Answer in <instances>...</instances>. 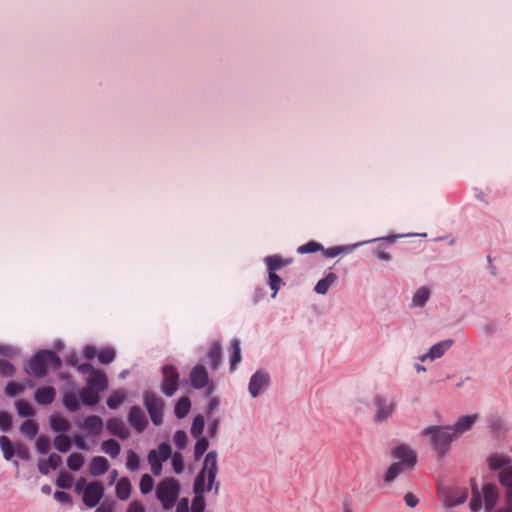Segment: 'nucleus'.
Wrapping results in <instances>:
<instances>
[{
  "label": "nucleus",
  "mask_w": 512,
  "mask_h": 512,
  "mask_svg": "<svg viewBox=\"0 0 512 512\" xmlns=\"http://www.w3.org/2000/svg\"><path fill=\"white\" fill-rule=\"evenodd\" d=\"M506 498L508 506L498 509L495 512H512V487L507 488Z\"/></svg>",
  "instance_id": "0e129e2a"
},
{
  "label": "nucleus",
  "mask_w": 512,
  "mask_h": 512,
  "mask_svg": "<svg viewBox=\"0 0 512 512\" xmlns=\"http://www.w3.org/2000/svg\"><path fill=\"white\" fill-rule=\"evenodd\" d=\"M290 262H291L290 260L283 259L278 255H272V256H268L265 258V263L267 265L268 272H270V271L275 272L276 270H279V269L289 265Z\"/></svg>",
  "instance_id": "a878e982"
},
{
  "label": "nucleus",
  "mask_w": 512,
  "mask_h": 512,
  "mask_svg": "<svg viewBox=\"0 0 512 512\" xmlns=\"http://www.w3.org/2000/svg\"><path fill=\"white\" fill-rule=\"evenodd\" d=\"M128 422L138 432L144 431L148 424L145 413L138 406H133L130 409Z\"/></svg>",
  "instance_id": "ddd939ff"
},
{
  "label": "nucleus",
  "mask_w": 512,
  "mask_h": 512,
  "mask_svg": "<svg viewBox=\"0 0 512 512\" xmlns=\"http://www.w3.org/2000/svg\"><path fill=\"white\" fill-rule=\"evenodd\" d=\"M208 358L211 360L212 369H217L221 361V346L214 343L208 353Z\"/></svg>",
  "instance_id": "f704fd0d"
},
{
  "label": "nucleus",
  "mask_w": 512,
  "mask_h": 512,
  "mask_svg": "<svg viewBox=\"0 0 512 512\" xmlns=\"http://www.w3.org/2000/svg\"><path fill=\"white\" fill-rule=\"evenodd\" d=\"M231 349H232V357L230 359V369L235 370L236 366L241 361V350L240 343L238 340L234 339L231 341Z\"/></svg>",
  "instance_id": "c9c22d12"
},
{
  "label": "nucleus",
  "mask_w": 512,
  "mask_h": 512,
  "mask_svg": "<svg viewBox=\"0 0 512 512\" xmlns=\"http://www.w3.org/2000/svg\"><path fill=\"white\" fill-rule=\"evenodd\" d=\"M72 483H73V477L68 472L61 471L58 474L57 479H56V485L59 488L69 489V488H71Z\"/></svg>",
  "instance_id": "37998d69"
},
{
  "label": "nucleus",
  "mask_w": 512,
  "mask_h": 512,
  "mask_svg": "<svg viewBox=\"0 0 512 512\" xmlns=\"http://www.w3.org/2000/svg\"><path fill=\"white\" fill-rule=\"evenodd\" d=\"M88 387L100 392L108 387V380L104 372L96 370L87 380Z\"/></svg>",
  "instance_id": "a211bd4d"
},
{
  "label": "nucleus",
  "mask_w": 512,
  "mask_h": 512,
  "mask_svg": "<svg viewBox=\"0 0 512 512\" xmlns=\"http://www.w3.org/2000/svg\"><path fill=\"white\" fill-rule=\"evenodd\" d=\"M506 498L508 506L498 509L495 512H512V487L507 488Z\"/></svg>",
  "instance_id": "69168bd1"
},
{
  "label": "nucleus",
  "mask_w": 512,
  "mask_h": 512,
  "mask_svg": "<svg viewBox=\"0 0 512 512\" xmlns=\"http://www.w3.org/2000/svg\"><path fill=\"white\" fill-rule=\"evenodd\" d=\"M144 405L150 415L154 425H160L163 422L164 402L154 392L146 391L144 393Z\"/></svg>",
  "instance_id": "0eeeda50"
},
{
  "label": "nucleus",
  "mask_w": 512,
  "mask_h": 512,
  "mask_svg": "<svg viewBox=\"0 0 512 512\" xmlns=\"http://www.w3.org/2000/svg\"><path fill=\"white\" fill-rule=\"evenodd\" d=\"M190 383L195 389H202L209 382V375L205 366L198 364L190 372Z\"/></svg>",
  "instance_id": "f8f14e48"
},
{
  "label": "nucleus",
  "mask_w": 512,
  "mask_h": 512,
  "mask_svg": "<svg viewBox=\"0 0 512 512\" xmlns=\"http://www.w3.org/2000/svg\"><path fill=\"white\" fill-rule=\"evenodd\" d=\"M12 428L11 416L6 412H0V430L8 432Z\"/></svg>",
  "instance_id": "13d9d810"
},
{
  "label": "nucleus",
  "mask_w": 512,
  "mask_h": 512,
  "mask_svg": "<svg viewBox=\"0 0 512 512\" xmlns=\"http://www.w3.org/2000/svg\"><path fill=\"white\" fill-rule=\"evenodd\" d=\"M468 491L466 489H454L447 496L446 504L448 506H456L466 501Z\"/></svg>",
  "instance_id": "b1692460"
},
{
  "label": "nucleus",
  "mask_w": 512,
  "mask_h": 512,
  "mask_svg": "<svg viewBox=\"0 0 512 512\" xmlns=\"http://www.w3.org/2000/svg\"><path fill=\"white\" fill-rule=\"evenodd\" d=\"M104 496V486L99 481H93L89 483L83 493V502L89 507L93 508L97 506L102 497Z\"/></svg>",
  "instance_id": "1a4fd4ad"
},
{
  "label": "nucleus",
  "mask_w": 512,
  "mask_h": 512,
  "mask_svg": "<svg viewBox=\"0 0 512 512\" xmlns=\"http://www.w3.org/2000/svg\"><path fill=\"white\" fill-rule=\"evenodd\" d=\"M56 392L51 386L41 387L35 391L34 399L40 405H49L55 400Z\"/></svg>",
  "instance_id": "6ab92c4d"
},
{
  "label": "nucleus",
  "mask_w": 512,
  "mask_h": 512,
  "mask_svg": "<svg viewBox=\"0 0 512 512\" xmlns=\"http://www.w3.org/2000/svg\"><path fill=\"white\" fill-rule=\"evenodd\" d=\"M15 454H17V456L23 460H28L30 458L29 450L22 444L16 445Z\"/></svg>",
  "instance_id": "e2e57ef3"
},
{
  "label": "nucleus",
  "mask_w": 512,
  "mask_h": 512,
  "mask_svg": "<svg viewBox=\"0 0 512 512\" xmlns=\"http://www.w3.org/2000/svg\"><path fill=\"white\" fill-rule=\"evenodd\" d=\"M24 390V387L16 382L10 381L7 383L5 387V394L9 397H14L17 394L21 393Z\"/></svg>",
  "instance_id": "5fc2aeb1"
},
{
  "label": "nucleus",
  "mask_w": 512,
  "mask_h": 512,
  "mask_svg": "<svg viewBox=\"0 0 512 512\" xmlns=\"http://www.w3.org/2000/svg\"><path fill=\"white\" fill-rule=\"evenodd\" d=\"M374 402L376 405L375 418L377 421L386 420L389 416L392 415L395 409L394 402L389 401L380 395L375 396Z\"/></svg>",
  "instance_id": "9b49d317"
},
{
  "label": "nucleus",
  "mask_w": 512,
  "mask_h": 512,
  "mask_svg": "<svg viewBox=\"0 0 512 512\" xmlns=\"http://www.w3.org/2000/svg\"><path fill=\"white\" fill-rule=\"evenodd\" d=\"M337 280L336 274L330 272L323 279L319 280L315 286V292L326 294L330 286Z\"/></svg>",
  "instance_id": "bb28decb"
},
{
  "label": "nucleus",
  "mask_w": 512,
  "mask_h": 512,
  "mask_svg": "<svg viewBox=\"0 0 512 512\" xmlns=\"http://www.w3.org/2000/svg\"><path fill=\"white\" fill-rule=\"evenodd\" d=\"M126 512H145V509L139 501H133L129 504Z\"/></svg>",
  "instance_id": "338daca9"
},
{
  "label": "nucleus",
  "mask_w": 512,
  "mask_h": 512,
  "mask_svg": "<svg viewBox=\"0 0 512 512\" xmlns=\"http://www.w3.org/2000/svg\"><path fill=\"white\" fill-rule=\"evenodd\" d=\"M63 404L70 412H75L79 409L78 398L74 393H65L63 397Z\"/></svg>",
  "instance_id": "79ce46f5"
},
{
  "label": "nucleus",
  "mask_w": 512,
  "mask_h": 512,
  "mask_svg": "<svg viewBox=\"0 0 512 512\" xmlns=\"http://www.w3.org/2000/svg\"><path fill=\"white\" fill-rule=\"evenodd\" d=\"M477 419V415L472 416H461L458 421L453 425L449 426L455 435V437L469 430Z\"/></svg>",
  "instance_id": "412c9836"
},
{
  "label": "nucleus",
  "mask_w": 512,
  "mask_h": 512,
  "mask_svg": "<svg viewBox=\"0 0 512 512\" xmlns=\"http://www.w3.org/2000/svg\"><path fill=\"white\" fill-rule=\"evenodd\" d=\"M35 446L39 453L45 454L50 449V440L46 436H40L37 439Z\"/></svg>",
  "instance_id": "4d7b16f0"
},
{
  "label": "nucleus",
  "mask_w": 512,
  "mask_h": 512,
  "mask_svg": "<svg viewBox=\"0 0 512 512\" xmlns=\"http://www.w3.org/2000/svg\"><path fill=\"white\" fill-rule=\"evenodd\" d=\"M320 250H323V247L321 246V244H319L315 241H310V242H308L304 245H301L297 248V252L299 254L314 253V252H317Z\"/></svg>",
  "instance_id": "8fccbe9b"
},
{
  "label": "nucleus",
  "mask_w": 512,
  "mask_h": 512,
  "mask_svg": "<svg viewBox=\"0 0 512 512\" xmlns=\"http://www.w3.org/2000/svg\"><path fill=\"white\" fill-rule=\"evenodd\" d=\"M392 457L400 459L408 469H412L416 464V453L406 444L396 446L392 452Z\"/></svg>",
  "instance_id": "9d476101"
},
{
  "label": "nucleus",
  "mask_w": 512,
  "mask_h": 512,
  "mask_svg": "<svg viewBox=\"0 0 512 512\" xmlns=\"http://www.w3.org/2000/svg\"><path fill=\"white\" fill-rule=\"evenodd\" d=\"M491 470H499V482L506 488L512 487V460L503 454H493L488 457Z\"/></svg>",
  "instance_id": "423d86ee"
},
{
  "label": "nucleus",
  "mask_w": 512,
  "mask_h": 512,
  "mask_svg": "<svg viewBox=\"0 0 512 512\" xmlns=\"http://www.w3.org/2000/svg\"><path fill=\"white\" fill-rule=\"evenodd\" d=\"M131 489L130 480L127 477H123L116 484V495L122 501L127 500L130 497Z\"/></svg>",
  "instance_id": "5701e85b"
},
{
  "label": "nucleus",
  "mask_w": 512,
  "mask_h": 512,
  "mask_svg": "<svg viewBox=\"0 0 512 512\" xmlns=\"http://www.w3.org/2000/svg\"><path fill=\"white\" fill-rule=\"evenodd\" d=\"M0 447L6 460H11L15 454V449L7 436L0 437Z\"/></svg>",
  "instance_id": "4c0bfd02"
},
{
  "label": "nucleus",
  "mask_w": 512,
  "mask_h": 512,
  "mask_svg": "<svg viewBox=\"0 0 512 512\" xmlns=\"http://www.w3.org/2000/svg\"><path fill=\"white\" fill-rule=\"evenodd\" d=\"M82 428L89 434L97 436L103 430V420L97 415L88 416L84 419Z\"/></svg>",
  "instance_id": "dca6fc26"
},
{
  "label": "nucleus",
  "mask_w": 512,
  "mask_h": 512,
  "mask_svg": "<svg viewBox=\"0 0 512 512\" xmlns=\"http://www.w3.org/2000/svg\"><path fill=\"white\" fill-rule=\"evenodd\" d=\"M162 462L164 461L158 457L156 450H151L148 453V463L150 464L151 472L155 476H159L162 473Z\"/></svg>",
  "instance_id": "c756f323"
},
{
  "label": "nucleus",
  "mask_w": 512,
  "mask_h": 512,
  "mask_svg": "<svg viewBox=\"0 0 512 512\" xmlns=\"http://www.w3.org/2000/svg\"><path fill=\"white\" fill-rule=\"evenodd\" d=\"M204 422V417L202 415H197L194 418L190 432L195 439L200 438V436L202 435L204 429Z\"/></svg>",
  "instance_id": "a19ab883"
},
{
  "label": "nucleus",
  "mask_w": 512,
  "mask_h": 512,
  "mask_svg": "<svg viewBox=\"0 0 512 512\" xmlns=\"http://www.w3.org/2000/svg\"><path fill=\"white\" fill-rule=\"evenodd\" d=\"M154 487V481L149 474L142 475L139 483V488L142 494H149Z\"/></svg>",
  "instance_id": "a18cd8bd"
},
{
  "label": "nucleus",
  "mask_w": 512,
  "mask_h": 512,
  "mask_svg": "<svg viewBox=\"0 0 512 512\" xmlns=\"http://www.w3.org/2000/svg\"><path fill=\"white\" fill-rule=\"evenodd\" d=\"M163 380L161 383V391L164 395L171 397L179 386V373L172 365H165L162 369Z\"/></svg>",
  "instance_id": "6e6552de"
},
{
  "label": "nucleus",
  "mask_w": 512,
  "mask_h": 512,
  "mask_svg": "<svg viewBox=\"0 0 512 512\" xmlns=\"http://www.w3.org/2000/svg\"><path fill=\"white\" fill-rule=\"evenodd\" d=\"M106 428L112 435L121 439H126L129 436L128 429L124 422L118 418L108 420Z\"/></svg>",
  "instance_id": "aec40b11"
},
{
  "label": "nucleus",
  "mask_w": 512,
  "mask_h": 512,
  "mask_svg": "<svg viewBox=\"0 0 512 512\" xmlns=\"http://www.w3.org/2000/svg\"><path fill=\"white\" fill-rule=\"evenodd\" d=\"M50 427L54 432L65 433L70 429V423L61 416L52 415L49 417Z\"/></svg>",
  "instance_id": "393cba45"
},
{
  "label": "nucleus",
  "mask_w": 512,
  "mask_h": 512,
  "mask_svg": "<svg viewBox=\"0 0 512 512\" xmlns=\"http://www.w3.org/2000/svg\"><path fill=\"white\" fill-rule=\"evenodd\" d=\"M217 472V453L216 451H210L205 456L203 468L194 483V492L196 496L192 501L191 512L204 511L205 501L202 494L205 490L210 491L212 489Z\"/></svg>",
  "instance_id": "f257e3e1"
},
{
  "label": "nucleus",
  "mask_w": 512,
  "mask_h": 512,
  "mask_svg": "<svg viewBox=\"0 0 512 512\" xmlns=\"http://www.w3.org/2000/svg\"><path fill=\"white\" fill-rule=\"evenodd\" d=\"M269 375L263 371H257L249 382V392L252 397H257L262 388L268 385Z\"/></svg>",
  "instance_id": "4468645a"
},
{
  "label": "nucleus",
  "mask_w": 512,
  "mask_h": 512,
  "mask_svg": "<svg viewBox=\"0 0 512 512\" xmlns=\"http://www.w3.org/2000/svg\"><path fill=\"white\" fill-rule=\"evenodd\" d=\"M51 467V469L55 470L62 464V458L56 453L50 454L48 459L46 460Z\"/></svg>",
  "instance_id": "052dcab7"
},
{
  "label": "nucleus",
  "mask_w": 512,
  "mask_h": 512,
  "mask_svg": "<svg viewBox=\"0 0 512 512\" xmlns=\"http://www.w3.org/2000/svg\"><path fill=\"white\" fill-rule=\"evenodd\" d=\"M156 452L158 453V457L163 461L168 460L172 455L171 446L166 442L161 443L156 449Z\"/></svg>",
  "instance_id": "864d4df0"
},
{
  "label": "nucleus",
  "mask_w": 512,
  "mask_h": 512,
  "mask_svg": "<svg viewBox=\"0 0 512 512\" xmlns=\"http://www.w3.org/2000/svg\"><path fill=\"white\" fill-rule=\"evenodd\" d=\"M114 503L105 501L95 510V512H113Z\"/></svg>",
  "instance_id": "774afa93"
},
{
  "label": "nucleus",
  "mask_w": 512,
  "mask_h": 512,
  "mask_svg": "<svg viewBox=\"0 0 512 512\" xmlns=\"http://www.w3.org/2000/svg\"><path fill=\"white\" fill-rule=\"evenodd\" d=\"M140 466V459L136 452L129 450L127 452L126 467L130 471H136Z\"/></svg>",
  "instance_id": "49530a36"
},
{
  "label": "nucleus",
  "mask_w": 512,
  "mask_h": 512,
  "mask_svg": "<svg viewBox=\"0 0 512 512\" xmlns=\"http://www.w3.org/2000/svg\"><path fill=\"white\" fill-rule=\"evenodd\" d=\"M38 431L39 427L37 423L34 422L33 420H26L20 426V432L30 439L35 438L36 435L38 434Z\"/></svg>",
  "instance_id": "2f4dec72"
},
{
  "label": "nucleus",
  "mask_w": 512,
  "mask_h": 512,
  "mask_svg": "<svg viewBox=\"0 0 512 512\" xmlns=\"http://www.w3.org/2000/svg\"><path fill=\"white\" fill-rule=\"evenodd\" d=\"M101 449L112 458H116L121 450L120 444L114 439H108L102 442Z\"/></svg>",
  "instance_id": "cd10ccee"
},
{
  "label": "nucleus",
  "mask_w": 512,
  "mask_h": 512,
  "mask_svg": "<svg viewBox=\"0 0 512 512\" xmlns=\"http://www.w3.org/2000/svg\"><path fill=\"white\" fill-rule=\"evenodd\" d=\"M16 373L15 366L6 359H0V375L13 377Z\"/></svg>",
  "instance_id": "09e8293b"
},
{
  "label": "nucleus",
  "mask_w": 512,
  "mask_h": 512,
  "mask_svg": "<svg viewBox=\"0 0 512 512\" xmlns=\"http://www.w3.org/2000/svg\"><path fill=\"white\" fill-rule=\"evenodd\" d=\"M422 435L431 436V444L439 456H443L455 435L450 427L429 426L422 430Z\"/></svg>",
  "instance_id": "39448f33"
},
{
  "label": "nucleus",
  "mask_w": 512,
  "mask_h": 512,
  "mask_svg": "<svg viewBox=\"0 0 512 512\" xmlns=\"http://www.w3.org/2000/svg\"><path fill=\"white\" fill-rule=\"evenodd\" d=\"M98 360L102 364H109L115 359V351L111 347H106L98 352Z\"/></svg>",
  "instance_id": "c03bdc74"
},
{
  "label": "nucleus",
  "mask_w": 512,
  "mask_h": 512,
  "mask_svg": "<svg viewBox=\"0 0 512 512\" xmlns=\"http://www.w3.org/2000/svg\"><path fill=\"white\" fill-rule=\"evenodd\" d=\"M126 398V393L122 390L113 392L107 399V406L110 409L118 408Z\"/></svg>",
  "instance_id": "e433bc0d"
},
{
  "label": "nucleus",
  "mask_w": 512,
  "mask_h": 512,
  "mask_svg": "<svg viewBox=\"0 0 512 512\" xmlns=\"http://www.w3.org/2000/svg\"><path fill=\"white\" fill-rule=\"evenodd\" d=\"M208 446L209 442L206 438H198L194 448V456L196 460H199L203 456Z\"/></svg>",
  "instance_id": "3c124183"
},
{
  "label": "nucleus",
  "mask_w": 512,
  "mask_h": 512,
  "mask_svg": "<svg viewBox=\"0 0 512 512\" xmlns=\"http://www.w3.org/2000/svg\"><path fill=\"white\" fill-rule=\"evenodd\" d=\"M54 498L62 504H71L72 503V498L67 492L56 491L54 493Z\"/></svg>",
  "instance_id": "680f3d73"
},
{
  "label": "nucleus",
  "mask_w": 512,
  "mask_h": 512,
  "mask_svg": "<svg viewBox=\"0 0 512 512\" xmlns=\"http://www.w3.org/2000/svg\"><path fill=\"white\" fill-rule=\"evenodd\" d=\"M453 343V340L448 339L433 345L427 354L421 356L420 360L425 361L427 358H430L431 360L440 358L448 349H450Z\"/></svg>",
  "instance_id": "2eb2a0df"
},
{
  "label": "nucleus",
  "mask_w": 512,
  "mask_h": 512,
  "mask_svg": "<svg viewBox=\"0 0 512 512\" xmlns=\"http://www.w3.org/2000/svg\"><path fill=\"white\" fill-rule=\"evenodd\" d=\"M349 250L348 247H344V246H335V247H330L328 249H324L323 248V254L325 257L327 258H334L344 252H347Z\"/></svg>",
  "instance_id": "6e6d98bb"
},
{
  "label": "nucleus",
  "mask_w": 512,
  "mask_h": 512,
  "mask_svg": "<svg viewBox=\"0 0 512 512\" xmlns=\"http://www.w3.org/2000/svg\"><path fill=\"white\" fill-rule=\"evenodd\" d=\"M430 296V291L427 287H420L414 294L412 303L414 306L423 307L425 303L428 301Z\"/></svg>",
  "instance_id": "473e14b6"
},
{
  "label": "nucleus",
  "mask_w": 512,
  "mask_h": 512,
  "mask_svg": "<svg viewBox=\"0 0 512 512\" xmlns=\"http://www.w3.org/2000/svg\"><path fill=\"white\" fill-rule=\"evenodd\" d=\"M53 446L57 451L66 453L71 448V439L65 434H59L54 438Z\"/></svg>",
  "instance_id": "7c9ffc66"
},
{
  "label": "nucleus",
  "mask_w": 512,
  "mask_h": 512,
  "mask_svg": "<svg viewBox=\"0 0 512 512\" xmlns=\"http://www.w3.org/2000/svg\"><path fill=\"white\" fill-rule=\"evenodd\" d=\"M109 466V462L105 457L96 456L92 458L89 464V473L94 477L101 476L108 471Z\"/></svg>",
  "instance_id": "f3484780"
},
{
  "label": "nucleus",
  "mask_w": 512,
  "mask_h": 512,
  "mask_svg": "<svg viewBox=\"0 0 512 512\" xmlns=\"http://www.w3.org/2000/svg\"><path fill=\"white\" fill-rule=\"evenodd\" d=\"M173 442L179 450L184 449L188 442V437H187L186 432L183 430L176 431L174 434V437H173Z\"/></svg>",
  "instance_id": "603ef678"
},
{
  "label": "nucleus",
  "mask_w": 512,
  "mask_h": 512,
  "mask_svg": "<svg viewBox=\"0 0 512 512\" xmlns=\"http://www.w3.org/2000/svg\"><path fill=\"white\" fill-rule=\"evenodd\" d=\"M406 469L408 468L399 461L391 464L386 472L385 481H393L399 474H401Z\"/></svg>",
  "instance_id": "72a5a7b5"
},
{
  "label": "nucleus",
  "mask_w": 512,
  "mask_h": 512,
  "mask_svg": "<svg viewBox=\"0 0 512 512\" xmlns=\"http://www.w3.org/2000/svg\"><path fill=\"white\" fill-rule=\"evenodd\" d=\"M180 483L177 479L164 478L156 487V498L164 510L174 507L180 494Z\"/></svg>",
  "instance_id": "20e7f679"
},
{
  "label": "nucleus",
  "mask_w": 512,
  "mask_h": 512,
  "mask_svg": "<svg viewBox=\"0 0 512 512\" xmlns=\"http://www.w3.org/2000/svg\"><path fill=\"white\" fill-rule=\"evenodd\" d=\"M269 273V281L268 284L273 291L272 298H275L277 295V292L280 289L282 282V279L273 271L268 272Z\"/></svg>",
  "instance_id": "de8ad7c7"
},
{
  "label": "nucleus",
  "mask_w": 512,
  "mask_h": 512,
  "mask_svg": "<svg viewBox=\"0 0 512 512\" xmlns=\"http://www.w3.org/2000/svg\"><path fill=\"white\" fill-rule=\"evenodd\" d=\"M84 464V457L79 453H72L67 458V466L72 471H78Z\"/></svg>",
  "instance_id": "ea45409f"
},
{
  "label": "nucleus",
  "mask_w": 512,
  "mask_h": 512,
  "mask_svg": "<svg viewBox=\"0 0 512 512\" xmlns=\"http://www.w3.org/2000/svg\"><path fill=\"white\" fill-rule=\"evenodd\" d=\"M15 406L18 414L21 417H32L35 415V410L33 409V407L24 400L16 401Z\"/></svg>",
  "instance_id": "58836bf2"
},
{
  "label": "nucleus",
  "mask_w": 512,
  "mask_h": 512,
  "mask_svg": "<svg viewBox=\"0 0 512 512\" xmlns=\"http://www.w3.org/2000/svg\"><path fill=\"white\" fill-rule=\"evenodd\" d=\"M499 496V489L496 485H485L481 494L476 484L472 481V499L469 504L470 509L472 512H478L482 508V502L484 501L485 510L490 512L496 506Z\"/></svg>",
  "instance_id": "f03ea898"
},
{
  "label": "nucleus",
  "mask_w": 512,
  "mask_h": 512,
  "mask_svg": "<svg viewBox=\"0 0 512 512\" xmlns=\"http://www.w3.org/2000/svg\"><path fill=\"white\" fill-rule=\"evenodd\" d=\"M172 467L175 473L180 474L183 471V458L180 453H175L172 457Z\"/></svg>",
  "instance_id": "bf43d9fd"
},
{
  "label": "nucleus",
  "mask_w": 512,
  "mask_h": 512,
  "mask_svg": "<svg viewBox=\"0 0 512 512\" xmlns=\"http://www.w3.org/2000/svg\"><path fill=\"white\" fill-rule=\"evenodd\" d=\"M191 401L188 397L180 398L175 405V415L177 418H184L190 411Z\"/></svg>",
  "instance_id": "c85d7f7f"
},
{
  "label": "nucleus",
  "mask_w": 512,
  "mask_h": 512,
  "mask_svg": "<svg viewBox=\"0 0 512 512\" xmlns=\"http://www.w3.org/2000/svg\"><path fill=\"white\" fill-rule=\"evenodd\" d=\"M56 370L61 367V359L56 353L50 350L37 352L29 362V370L35 377H44L48 368Z\"/></svg>",
  "instance_id": "7ed1b4c3"
},
{
  "label": "nucleus",
  "mask_w": 512,
  "mask_h": 512,
  "mask_svg": "<svg viewBox=\"0 0 512 512\" xmlns=\"http://www.w3.org/2000/svg\"><path fill=\"white\" fill-rule=\"evenodd\" d=\"M79 397H80L82 403L85 405H88V406H94L100 400L98 391H96L90 387L83 388L82 390H80Z\"/></svg>",
  "instance_id": "4be33fe9"
}]
</instances>
